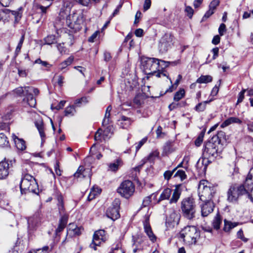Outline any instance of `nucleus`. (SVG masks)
I'll return each instance as SVG.
<instances>
[{"label":"nucleus","instance_id":"1","mask_svg":"<svg viewBox=\"0 0 253 253\" xmlns=\"http://www.w3.org/2000/svg\"><path fill=\"white\" fill-rule=\"evenodd\" d=\"M216 192L215 187L206 180H201L198 186V192L201 201H212Z\"/></svg>","mask_w":253,"mask_h":253},{"label":"nucleus","instance_id":"2","mask_svg":"<svg viewBox=\"0 0 253 253\" xmlns=\"http://www.w3.org/2000/svg\"><path fill=\"white\" fill-rule=\"evenodd\" d=\"M20 188L22 194H27L28 192L38 194L39 192L38 183L32 175L21 177Z\"/></svg>","mask_w":253,"mask_h":253},{"label":"nucleus","instance_id":"3","mask_svg":"<svg viewBox=\"0 0 253 253\" xmlns=\"http://www.w3.org/2000/svg\"><path fill=\"white\" fill-rule=\"evenodd\" d=\"M160 62L164 63V66L169 65V62L160 60L155 58L145 57L142 60V65L146 74L155 75L157 70L160 68Z\"/></svg>","mask_w":253,"mask_h":253},{"label":"nucleus","instance_id":"4","mask_svg":"<svg viewBox=\"0 0 253 253\" xmlns=\"http://www.w3.org/2000/svg\"><path fill=\"white\" fill-rule=\"evenodd\" d=\"M181 210L184 217L188 219H193L195 217L196 205L194 199L187 197L181 202Z\"/></svg>","mask_w":253,"mask_h":253},{"label":"nucleus","instance_id":"5","mask_svg":"<svg viewBox=\"0 0 253 253\" xmlns=\"http://www.w3.org/2000/svg\"><path fill=\"white\" fill-rule=\"evenodd\" d=\"M250 190L246 187L245 185L233 184L231 185L227 192V201L229 202H235L239 197L241 195H246L248 197Z\"/></svg>","mask_w":253,"mask_h":253},{"label":"nucleus","instance_id":"6","mask_svg":"<svg viewBox=\"0 0 253 253\" xmlns=\"http://www.w3.org/2000/svg\"><path fill=\"white\" fill-rule=\"evenodd\" d=\"M57 206L59 213L61 216L59 225L56 229V234L62 232L67 225L68 220V214L65 212V209L64 206L63 198L62 195H59L57 197Z\"/></svg>","mask_w":253,"mask_h":253},{"label":"nucleus","instance_id":"7","mask_svg":"<svg viewBox=\"0 0 253 253\" xmlns=\"http://www.w3.org/2000/svg\"><path fill=\"white\" fill-rule=\"evenodd\" d=\"M171 194L172 197L169 200V203H176L179 200L181 194L180 185H176L174 189L173 190L172 193V190L168 188L165 189L159 198L158 202L163 200L169 199Z\"/></svg>","mask_w":253,"mask_h":253},{"label":"nucleus","instance_id":"8","mask_svg":"<svg viewBox=\"0 0 253 253\" xmlns=\"http://www.w3.org/2000/svg\"><path fill=\"white\" fill-rule=\"evenodd\" d=\"M198 235L197 228L194 226L185 227L180 233V237L184 242L189 244L196 243V238Z\"/></svg>","mask_w":253,"mask_h":253},{"label":"nucleus","instance_id":"9","mask_svg":"<svg viewBox=\"0 0 253 253\" xmlns=\"http://www.w3.org/2000/svg\"><path fill=\"white\" fill-rule=\"evenodd\" d=\"M66 25L71 29H78L82 24L84 21V15L82 13H78L73 12L71 14L66 16Z\"/></svg>","mask_w":253,"mask_h":253},{"label":"nucleus","instance_id":"10","mask_svg":"<svg viewBox=\"0 0 253 253\" xmlns=\"http://www.w3.org/2000/svg\"><path fill=\"white\" fill-rule=\"evenodd\" d=\"M135 190L133 183L128 180L124 181L117 189L118 193L122 197L128 198L131 196Z\"/></svg>","mask_w":253,"mask_h":253},{"label":"nucleus","instance_id":"11","mask_svg":"<svg viewBox=\"0 0 253 253\" xmlns=\"http://www.w3.org/2000/svg\"><path fill=\"white\" fill-rule=\"evenodd\" d=\"M174 37L169 33L165 34L160 39L158 49L159 51L162 53L166 52L173 43Z\"/></svg>","mask_w":253,"mask_h":253},{"label":"nucleus","instance_id":"12","mask_svg":"<svg viewBox=\"0 0 253 253\" xmlns=\"http://www.w3.org/2000/svg\"><path fill=\"white\" fill-rule=\"evenodd\" d=\"M120 205V201L118 199H116L113 202L111 206H110L106 211V215L108 217L113 220H115L120 217L119 208Z\"/></svg>","mask_w":253,"mask_h":253},{"label":"nucleus","instance_id":"13","mask_svg":"<svg viewBox=\"0 0 253 253\" xmlns=\"http://www.w3.org/2000/svg\"><path fill=\"white\" fill-rule=\"evenodd\" d=\"M107 236L104 230H99L94 232L92 243L90 247L94 250H96V247L99 246L102 242H104L107 240Z\"/></svg>","mask_w":253,"mask_h":253},{"label":"nucleus","instance_id":"14","mask_svg":"<svg viewBox=\"0 0 253 253\" xmlns=\"http://www.w3.org/2000/svg\"><path fill=\"white\" fill-rule=\"evenodd\" d=\"M26 89L27 94L28 93V98H24L23 101L24 103H26L30 107H35L36 105V100L32 93L33 92L35 95H38L39 90L38 88L31 86H27Z\"/></svg>","mask_w":253,"mask_h":253},{"label":"nucleus","instance_id":"15","mask_svg":"<svg viewBox=\"0 0 253 253\" xmlns=\"http://www.w3.org/2000/svg\"><path fill=\"white\" fill-rule=\"evenodd\" d=\"M15 161L13 160H6L0 162V179L6 178L9 174V169L12 167Z\"/></svg>","mask_w":253,"mask_h":253},{"label":"nucleus","instance_id":"16","mask_svg":"<svg viewBox=\"0 0 253 253\" xmlns=\"http://www.w3.org/2000/svg\"><path fill=\"white\" fill-rule=\"evenodd\" d=\"M218 148L216 144L212 142H208L205 144L204 154L209 157H216L217 156Z\"/></svg>","mask_w":253,"mask_h":253},{"label":"nucleus","instance_id":"17","mask_svg":"<svg viewBox=\"0 0 253 253\" xmlns=\"http://www.w3.org/2000/svg\"><path fill=\"white\" fill-rule=\"evenodd\" d=\"M202 202L203 203L200 205L201 214L204 217L207 216L213 211L214 204L212 201H205Z\"/></svg>","mask_w":253,"mask_h":253},{"label":"nucleus","instance_id":"18","mask_svg":"<svg viewBox=\"0 0 253 253\" xmlns=\"http://www.w3.org/2000/svg\"><path fill=\"white\" fill-rule=\"evenodd\" d=\"M143 226L145 233L147 234L150 240L153 243L156 241L157 237L154 235L149 223V216L146 215L143 221Z\"/></svg>","mask_w":253,"mask_h":253},{"label":"nucleus","instance_id":"19","mask_svg":"<svg viewBox=\"0 0 253 253\" xmlns=\"http://www.w3.org/2000/svg\"><path fill=\"white\" fill-rule=\"evenodd\" d=\"M76 3L74 1V0H66L64 1L63 6L61 8L59 13L60 17L64 18L67 16L70 12L71 8Z\"/></svg>","mask_w":253,"mask_h":253},{"label":"nucleus","instance_id":"20","mask_svg":"<svg viewBox=\"0 0 253 253\" xmlns=\"http://www.w3.org/2000/svg\"><path fill=\"white\" fill-rule=\"evenodd\" d=\"M145 239V237L140 235L132 236V246L134 247L133 249L134 253H136L138 251L142 250L143 247L141 244L144 242Z\"/></svg>","mask_w":253,"mask_h":253},{"label":"nucleus","instance_id":"21","mask_svg":"<svg viewBox=\"0 0 253 253\" xmlns=\"http://www.w3.org/2000/svg\"><path fill=\"white\" fill-rule=\"evenodd\" d=\"M90 170L89 169H85L83 166H80L74 174V176L76 178H84L86 176L90 177Z\"/></svg>","mask_w":253,"mask_h":253},{"label":"nucleus","instance_id":"22","mask_svg":"<svg viewBox=\"0 0 253 253\" xmlns=\"http://www.w3.org/2000/svg\"><path fill=\"white\" fill-rule=\"evenodd\" d=\"M180 219V216L176 212H172L169 216L167 218L166 224L174 226L175 225L178 224Z\"/></svg>","mask_w":253,"mask_h":253},{"label":"nucleus","instance_id":"23","mask_svg":"<svg viewBox=\"0 0 253 253\" xmlns=\"http://www.w3.org/2000/svg\"><path fill=\"white\" fill-rule=\"evenodd\" d=\"M12 138L16 147L18 150L23 151L26 149L25 142L23 139L19 138L14 134H12Z\"/></svg>","mask_w":253,"mask_h":253},{"label":"nucleus","instance_id":"24","mask_svg":"<svg viewBox=\"0 0 253 253\" xmlns=\"http://www.w3.org/2000/svg\"><path fill=\"white\" fill-rule=\"evenodd\" d=\"M244 184L250 191L253 188V168L251 169Z\"/></svg>","mask_w":253,"mask_h":253},{"label":"nucleus","instance_id":"25","mask_svg":"<svg viewBox=\"0 0 253 253\" xmlns=\"http://www.w3.org/2000/svg\"><path fill=\"white\" fill-rule=\"evenodd\" d=\"M242 121L237 117H230L224 121L221 125L220 126L222 128L228 126L232 124H241Z\"/></svg>","mask_w":253,"mask_h":253},{"label":"nucleus","instance_id":"26","mask_svg":"<svg viewBox=\"0 0 253 253\" xmlns=\"http://www.w3.org/2000/svg\"><path fill=\"white\" fill-rule=\"evenodd\" d=\"M33 168L32 165L30 164H24L22 166V176L26 177L27 175H32Z\"/></svg>","mask_w":253,"mask_h":253},{"label":"nucleus","instance_id":"27","mask_svg":"<svg viewBox=\"0 0 253 253\" xmlns=\"http://www.w3.org/2000/svg\"><path fill=\"white\" fill-rule=\"evenodd\" d=\"M40 221V217L38 214L34 215L28 219V223L29 228H34Z\"/></svg>","mask_w":253,"mask_h":253},{"label":"nucleus","instance_id":"28","mask_svg":"<svg viewBox=\"0 0 253 253\" xmlns=\"http://www.w3.org/2000/svg\"><path fill=\"white\" fill-rule=\"evenodd\" d=\"M119 125L123 128H127L131 124L130 119L126 116H122L119 120Z\"/></svg>","mask_w":253,"mask_h":253},{"label":"nucleus","instance_id":"29","mask_svg":"<svg viewBox=\"0 0 253 253\" xmlns=\"http://www.w3.org/2000/svg\"><path fill=\"white\" fill-rule=\"evenodd\" d=\"M101 192V190L98 187L93 186L90 191L88 196L87 199L88 201H91L94 199L95 197L99 194Z\"/></svg>","mask_w":253,"mask_h":253},{"label":"nucleus","instance_id":"30","mask_svg":"<svg viewBox=\"0 0 253 253\" xmlns=\"http://www.w3.org/2000/svg\"><path fill=\"white\" fill-rule=\"evenodd\" d=\"M27 86L22 87L20 86L14 90H13V92L17 95L19 96H25V97L24 98H28V93L27 94L26 88Z\"/></svg>","mask_w":253,"mask_h":253},{"label":"nucleus","instance_id":"31","mask_svg":"<svg viewBox=\"0 0 253 253\" xmlns=\"http://www.w3.org/2000/svg\"><path fill=\"white\" fill-rule=\"evenodd\" d=\"M224 226L223 228V230L226 232H229L232 228L235 227L238 225L237 222H232L231 221L227 220L226 219H225L224 220Z\"/></svg>","mask_w":253,"mask_h":253},{"label":"nucleus","instance_id":"32","mask_svg":"<svg viewBox=\"0 0 253 253\" xmlns=\"http://www.w3.org/2000/svg\"><path fill=\"white\" fill-rule=\"evenodd\" d=\"M35 125L39 130V133L42 138V141L43 140L45 136L44 132L43 124L42 121H37L35 123Z\"/></svg>","mask_w":253,"mask_h":253},{"label":"nucleus","instance_id":"33","mask_svg":"<svg viewBox=\"0 0 253 253\" xmlns=\"http://www.w3.org/2000/svg\"><path fill=\"white\" fill-rule=\"evenodd\" d=\"M76 113V110L74 105H71L66 107L64 111L65 116L67 117L73 116Z\"/></svg>","mask_w":253,"mask_h":253},{"label":"nucleus","instance_id":"34","mask_svg":"<svg viewBox=\"0 0 253 253\" xmlns=\"http://www.w3.org/2000/svg\"><path fill=\"white\" fill-rule=\"evenodd\" d=\"M212 78L210 75L201 76L199 78L196 82L199 84H207L212 81Z\"/></svg>","mask_w":253,"mask_h":253},{"label":"nucleus","instance_id":"35","mask_svg":"<svg viewBox=\"0 0 253 253\" xmlns=\"http://www.w3.org/2000/svg\"><path fill=\"white\" fill-rule=\"evenodd\" d=\"M122 165V162L121 159H117L114 163H111L109 165V168L110 170L113 171H117L119 167L121 166Z\"/></svg>","mask_w":253,"mask_h":253},{"label":"nucleus","instance_id":"36","mask_svg":"<svg viewBox=\"0 0 253 253\" xmlns=\"http://www.w3.org/2000/svg\"><path fill=\"white\" fill-rule=\"evenodd\" d=\"M211 102L210 101H205L204 102H202L199 103L194 108V109L196 111L200 112H203L206 108V105L207 104Z\"/></svg>","mask_w":253,"mask_h":253},{"label":"nucleus","instance_id":"37","mask_svg":"<svg viewBox=\"0 0 253 253\" xmlns=\"http://www.w3.org/2000/svg\"><path fill=\"white\" fill-rule=\"evenodd\" d=\"M221 222L222 220L220 216L218 214H217L212 221V225L213 228L216 230L219 229L220 228Z\"/></svg>","mask_w":253,"mask_h":253},{"label":"nucleus","instance_id":"38","mask_svg":"<svg viewBox=\"0 0 253 253\" xmlns=\"http://www.w3.org/2000/svg\"><path fill=\"white\" fill-rule=\"evenodd\" d=\"M9 145V142L5 135L3 133H0V147H6Z\"/></svg>","mask_w":253,"mask_h":253},{"label":"nucleus","instance_id":"39","mask_svg":"<svg viewBox=\"0 0 253 253\" xmlns=\"http://www.w3.org/2000/svg\"><path fill=\"white\" fill-rule=\"evenodd\" d=\"M74 57L73 56H70L66 60L64 61L60 64V69L61 70L66 68L68 66L70 65L73 61Z\"/></svg>","mask_w":253,"mask_h":253},{"label":"nucleus","instance_id":"40","mask_svg":"<svg viewBox=\"0 0 253 253\" xmlns=\"http://www.w3.org/2000/svg\"><path fill=\"white\" fill-rule=\"evenodd\" d=\"M185 95V90L184 89H180L179 90L177 91L174 96V100L175 101H178L182 99Z\"/></svg>","mask_w":253,"mask_h":253},{"label":"nucleus","instance_id":"41","mask_svg":"<svg viewBox=\"0 0 253 253\" xmlns=\"http://www.w3.org/2000/svg\"><path fill=\"white\" fill-rule=\"evenodd\" d=\"M211 52L213 53V56L211 59H209V56L207 58V61L206 62V64L210 63L211 62L212 60L215 59L218 56V52L219 48L218 47L213 48L211 50Z\"/></svg>","mask_w":253,"mask_h":253},{"label":"nucleus","instance_id":"42","mask_svg":"<svg viewBox=\"0 0 253 253\" xmlns=\"http://www.w3.org/2000/svg\"><path fill=\"white\" fill-rule=\"evenodd\" d=\"M88 102V98L87 97H83L78 99L75 101V105L77 107H80L82 104H86Z\"/></svg>","mask_w":253,"mask_h":253},{"label":"nucleus","instance_id":"43","mask_svg":"<svg viewBox=\"0 0 253 253\" xmlns=\"http://www.w3.org/2000/svg\"><path fill=\"white\" fill-rule=\"evenodd\" d=\"M11 13L15 16V20L16 22H18L21 19L22 16V7L19 8L18 10L11 11Z\"/></svg>","mask_w":253,"mask_h":253},{"label":"nucleus","instance_id":"44","mask_svg":"<svg viewBox=\"0 0 253 253\" xmlns=\"http://www.w3.org/2000/svg\"><path fill=\"white\" fill-rule=\"evenodd\" d=\"M173 146V143L171 141L167 142L164 146V151L166 153H169L172 152V146Z\"/></svg>","mask_w":253,"mask_h":253},{"label":"nucleus","instance_id":"45","mask_svg":"<svg viewBox=\"0 0 253 253\" xmlns=\"http://www.w3.org/2000/svg\"><path fill=\"white\" fill-rule=\"evenodd\" d=\"M45 43L47 44L54 43L55 41V37L54 35H49L44 39Z\"/></svg>","mask_w":253,"mask_h":253},{"label":"nucleus","instance_id":"46","mask_svg":"<svg viewBox=\"0 0 253 253\" xmlns=\"http://www.w3.org/2000/svg\"><path fill=\"white\" fill-rule=\"evenodd\" d=\"M159 155V153L157 151H154L151 153L148 156V160L150 162H153L156 158L158 157Z\"/></svg>","mask_w":253,"mask_h":253},{"label":"nucleus","instance_id":"47","mask_svg":"<svg viewBox=\"0 0 253 253\" xmlns=\"http://www.w3.org/2000/svg\"><path fill=\"white\" fill-rule=\"evenodd\" d=\"M174 177H178L182 180L186 178V175L184 171L178 170L174 174Z\"/></svg>","mask_w":253,"mask_h":253},{"label":"nucleus","instance_id":"48","mask_svg":"<svg viewBox=\"0 0 253 253\" xmlns=\"http://www.w3.org/2000/svg\"><path fill=\"white\" fill-rule=\"evenodd\" d=\"M219 4V0H213L209 5V8L214 11Z\"/></svg>","mask_w":253,"mask_h":253},{"label":"nucleus","instance_id":"49","mask_svg":"<svg viewBox=\"0 0 253 253\" xmlns=\"http://www.w3.org/2000/svg\"><path fill=\"white\" fill-rule=\"evenodd\" d=\"M204 136V133L201 132L197 138L196 139L195 141V144L197 146H199L202 144L203 141V138Z\"/></svg>","mask_w":253,"mask_h":253},{"label":"nucleus","instance_id":"50","mask_svg":"<svg viewBox=\"0 0 253 253\" xmlns=\"http://www.w3.org/2000/svg\"><path fill=\"white\" fill-rule=\"evenodd\" d=\"M152 196V195L146 197L142 202V206L143 207H146L150 205V204L151 203V197Z\"/></svg>","mask_w":253,"mask_h":253},{"label":"nucleus","instance_id":"51","mask_svg":"<svg viewBox=\"0 0 253 253\" xmlns=\"http://www.w3.org/2000/svg\"><path fill=\"white\" fill-rule=\"evenodd\" d=\"M24 35H23L20 39V41L19 42V43L16 47V52H19L21 50V47L22 46V44L23 43V42H24Z\"/></svg>","mask_w":253,"mask_h":253},{"label":"nucleus","instance_id":"52","mask_svg":"<svg viewBox=\"0 0 253 253\" xmlns=\"http://www.w3.org/2000/svg\"><path fill=\"white\" fill-rule=\"evenodd\" d=\"M185 11L187 13V15L189 17V18H191L192 17L194 13V10L191 6H186Z\"/></svg>","mask_w":253,"mask_h":253},{"label":"nucleus","instance_id":"53","mask_svg":"<svg viewBox=\"0 0 253 253\" xmlns=\"http://www.w3.org/2000/svg\"><path fill=\"white\" fill-rule=\"evenodd\" d=\"M238 238L242 240L244 242H247L248 239L244 236L243 231L242 229L239 230L237 233Z\"/></svg>","mask_w":253,"mask_h":253},{"label":"nucleus","instance_id":"54","mask_svg":"<svg viewBox=\"0 0 253 253\" xmlns=\"http://www.w3.org/2000/svg\"><path fill=\"white\" fill-rule=\"evenodd\" d=\"M223 134L222 132L218 133L217 135L213 136L211 138V141L213 143L216 144L217 142L218 144L219 143L220 140L219 139V136H221Z\"/></svg>","mask_w":253,"mask_h":253},{"label":"nucleus","instance_id":"55","mask_svg":"<svg viewBox=\"0 0 253 253\" xmlns=\"http://www.w3.org/2000/svg\"><path fill=\"white\" fill-rule=\"evenodd\" d=\"M214 11H213L211 9L209 8V10H208L206 12V13L205 14V15L203 17L202 21H204L207 19L209 18L212 14H213L214 13Z\"/></svg>","mask_w":253,"mask_h":253},{"label":"nucleus","instance_id":"56","mask_svg":"<svg viewBox=\"0 0 253 253\" xmlns=\"http://www.w3.org/2000/svg\"><path fill=\"white\" fill-rule=\"evenodd\" d=\"M226 25L223 23L221 24L218 28V32L220 36H223L224 34V33L226 32Z\"/></svg>","mask_w":253,"mask_h":253},{"label":"nucleus","instance_id":"57","mask_svg":"<svg viewBox=\"0 0 253 253\" xmlns=\"http://www.w3.org/2000/svg\"><path fill=\"white\" fill-rule=\"evenodd\" d=\"M175 169H174L173 170H167L165 172L164 174V177L167 180H169L173 174V172L175 171Z\"/></svg>","mask_w":253,"mask_h":253},{"label":"nucleus","instance_id":"58","mask_svg":"<svg viewBox=\"0 0 253 253\" xmlns=\"http://www.w3.org/2000/svg\"><path fill=\"white\" fill-rule=\"evenodd\" d=\"M246 91V89H244L239 93L238 100H237V104L241 103L243 100V99L244 98V94H245Z\"/></svg>","mask_w":253,"mask_h":253},{"label":"nucleus","instance_id":"59","mask_svg":"<svg viewBox=\"0 0 253 253\" xmlns=\"http://www.w3.org/2000/svg\"><path fill=\"white\" fill-rule=\"evenodd\" d=\"M110 116V113L108 112H106L105 114L104 118L102 121V125L103 126H106L109 123V119Z\"/></svg>","mask_w":253,"mask_h":253},{"label":"nucleus","instance_id":"60","mask_svg":"<svg viewBox=\"0 0 253 253\" xmlns=\"http://www.w3.org/2000/svg\"><path fill=\"white\" fill-rule=\"evenodd\" d=\"M66 101H61L57 105H56L55 107H53L52 105H51V108L52 109H55L56 110H60L62 109L64 106L65 105Z\"/></svg>","mask_w":253,"mask_h":253},{"label":"nucleus","instance_id":"61","mask_svg":"<svg viewBox=\"0 0 253 253\" xmlns=\"http://www.w3.org/2000/svg\"><path fill=\"white\" fill-rule=\"evenodd\" d=\"M155 75L158 77V78H160L162 76H164V77H168L167 75V72L166 71H161L160 70V69L159 68V70H157L156 73H155Z\"/></svg>","mask_w":253,"mask_h":253},{"label":"nucleus","instance_id":"62","mask_svg":"<svg viewBox=\"0 0 253 253\" xmlns=\"http://www.w3.org/2000/svg\"><path fill=\"white\" fill-rule=\"evenodd\" d=\"M147 138H144L141 140L136 146V151H138L141 146L146 142Z\"/></svg>","mask_w":253,"mask_h":253},{"label":"nucleus","instance_id":"63","mask_svg":"<svg viewBox=\"0 0 253 253\" xmlns=\"http://www.w3.org/2000/svg\"><path fill=\"white\" fill-rule=\"evenodd\" d=\"M151 4V0H145L143 5L144 11H146L150 8Z\"/></svg>","mask_w":253,"mask_h":253},{"label":"nucleus","instance_id":"64","mask_svg":"<svg viewBox=\"0 0 253 253\" xmlns=\"http://www.w3.org/2000/svg\"><path fill=\"white\" fill-rule=\"evenodd\" d=\"M58 50L61 53H64L66 52V49L64 46L63 43H59L57 45Z\"/></svg>","mask_w":253,"mask_h":253}]
</instances>
